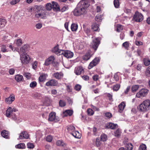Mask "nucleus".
I'll return each mask as SVG.
<instances>
[{"mask_svg":"<svg viewBox=\"0 0 150 150\" xmlns=\"http://www.w3.org/2000/svg\"><path fill=\"white\" fill-rule=\"evenodd\" d=\"M90 5L88 0H81L74 11V15L79 16L85 14Z\"/></svg>","mask_w":150,"mask_h":150,"instance_id":"obj_1","label":"nucleus"},{"mask_svg":"<svg viewBox=\"0 0 150 150\" xmlns=\"http://www.w3.org/2000/svg\"><path fill=\"white\" fill-rule=\"evenodd\" d=\"M36 13L35 16L37 18H46L45 11L44 10V7L41 6L36 5L35 6Z\"/></svg>","mask_w":150,"mask_h":150,"instance_id":"obj_2","label":"nucleus"},{"mask_svg":"<svg viewBox=\"0 0 150 150\" xmlns=\"http://www.w3.org/2000/svg\"><path fill=\"white\" fill-rule=\"evenodd\" d=\"M140 110L142 112L146 111L150 109V100H146L143 101L139 106Z\"/></svg>","mask_w":150,"mask_h":150,"instance_id":"obj_3","label":"nucleus"},{"mask_svg":"<svg viewBox=\"0 0 150 150\" xmlns=\"http://www.w3.org/2000/svg\"><path fill=\"white\" fill-rule=\"evenodd\" d=\"M21 62L24 64H27L29 62L30 58L26 53L22 54L20 56Z\"/></svg>","mask_w":150,"mask_h":150,"instance_id":"obj_4","label":"nucleus"},{"mask_svg":"<svg viewBox=\"0 0 150 150\" xmlns=\"http://www.w3.org/2000/svg\"><path fill=\"white\" fill-rule=\"evenodd\" d=\"M100 43V41L98 38H96L93 40L91 44V47L96 51Z\"/></svg>","mask_w":150,"mask_h":150,"instance_id":"obj_5","label":"nucleus"},{"mask_svg":"<svg viewBox=\"0 0 150 150\" xmlns=\"http://www.w3.org/2000/svg\"><path fill=\"white\" fill-rule=\"evenodd\" d=\"M134 21L136 22H140L143 19V15L138 11H136L133 17Z\"/></svg>","mask_w":150,"mask_h":150,"instance_id":"obj_6","label":"nucleus"},{"mask_svg":"<svg viewBox=\"0 0 150 150\" xmlns=\"http://www.w3.org/2000/svg\"><path fill=\"white\" fill-rule=\"evenodd\" d=\"M148 90L144 88L140 90L136 94V97L138 98H141L146 96L148 93Z\"/></svg>","mask_w":150,"mask_h":150,"instance_id":"obj_7","label":"nucleus"},{"mask_svg":"<svg viewBox=\"0 0 150 150\" xmlns=\"http://www.w3.org/2000/svg\"><path fill=\"white\" fill-rule=\"evenodd\" d=\"M55 58L54 56L51 55L45 59L44 64L46 66H48L51 64L55 63Z\"/></svg>","mask_w":150,"mask_h":150,"instance_id":"obj_8","label":"nucleus"},{"mask_svg":"<svg viewBox=\"0 0 150 150\" xmlns=\"http://www.w3.org/2000/svg\"><path fill=\"white\" fill-rule=\"evenodd\" d=\"M100 60V58L98 57L94 58L89 64L88 69H91L93 67L96 66L99 63Z\"/></svg>","mask_w":150,"mask_h":150,"instance_id":"obj_9","label":"nucleus"},{"mask_svg":"<svg viewBox=\"0 0 150 150\" xmlns=\"http://www.w3.org/2000/svg\"><path fill=\"white\" fill-rule=\"evenodd\" d=\"M61 52V54H63L65 57L67 58H71L74 55L73 52L69 50H62Z\"/></svg>","mask_w":150,"mask_h":150,"instance_id":"obj_10","label":"nucleus"},{"mask_svg":"<svg viewBox=\"0 0 150 150\" xmlns=\"http://www.w3.org/2000/svg\"><path fill=\"white\" fill-rule=\"evenodd\" d=\"M29 137V135L27 132L26 131H23L20 134L19 138L18 139V140L24 139H28Z\"/></svg>","mask_w":150,"mask_h":150,"instance_id":"obj_11","label":"nucleus"},{"mask_svg":"<svg viewBox=\"0 0 150 150\" xmlns=\"http://www.w3.org/2000/svg\"><path fill=\"white\" fill-rule=\"evenodd\" d=\"M58 82L54 79H51L46 83L45 85L47 86H55L57 85Z\"/></svg>","mask_w":150,"mask_h":150,"instance_id":"obj_12","label":"nucleus"},{"mask_svg":"<svg viewBox=\"0 0 150 150\" xmlns=\"http://www.w3.org/2000/svg\"><path fill=\"white\" fill-rule=\"evenodd\" d=\"M83 72L84 70L81 66L77 67L75 69L74 72L77 75H79Z\"/></svg>","mask_w":150,"mask_h":150,"instance_id":"obj_13","label":"nucleus"},{"mask_svg":"<svg viewBox=\"0 0 150 150\" xmlns=\"http://www.w3.org/2000/svg\"><path fill=\"white\" fill-rule=\"evenodd\" d=\"M29 48V45H28L26 44L21 47L20 50L18 51V52L20 54H21L22 52L23 53V54L25 53V52L28 50Z\"/></svg>","mask_w":150,"mask_h":150,"instance_id":"obj_14","label":"nucleus"},{"mask_svg":"<svg viewBox=\"0 0 150 150\" xmlns=\"http://www.w3.org/2000/svg\"><path fill=\"white\" fill-rule=\"evenodd\" d=\"M15 99V96L14 95H11L10 96L5 99V102L7 104H11Z\"/></svg>","mask_w":150,"mask_h":150,"instance_id":"obj_15","label":"nucleus"},{"mask_svg":"<svg viewBox=\"0 0 150 150\" xmlns=\"http://www.w3.org/2000/svg\"><path fill=\"white\" fill-rule=\"evenodd\" d=\"M56 113L54 112H51L49 115L48 120L50 121H56Z\"/></svg>","mask_w":150,"mask_h":150,"instance_id":"obj_16","label":"nucleus"},{"mask_svg":"<svg viewBox=\"0 0 150 150\" xmlns=\"http://www.w3.org/2000/svg\"><path fill=\"white\" fill-rule=\"evenodd\" d=\"M117 126V124H114L110 122L107 123L105 125V127L106 128H110L112 129H115Z\"/></svg>","mask_w":150,"mask_h":150,"instance_id":"obj_17","label":"nucleus"},{"mask_svg":"<svg viewBox=\"0 0 150 150\" xmlns=\"http://www.w3.org/2000/svg\"><path fill=\"white\" fill-rule=\"evenodd\" d=\"M52 75L56 79L59 80L63 77V74L62 72H57L53 74Z\"/></svg>","mask_w":150,"mask_h":150,"instance_id":"obj_18","label":"nucleus"},{"mask_svg":"<svg viewBox=\"0 0 150 150\" xmlns=\"http://www.w3.org/2000/svg\"><path fill=\"white\" fill-rule=\"evenodd\" d=\"M61 51H62V50L59 49L58 45L56 46L52 49V52L58 55H61Z\"/></svg>","mask_w":150,"mask_h":150,"instance_id":"obj_19","label":"nucleus"},{"mask_svg":"<svg viewBox=\"0 0 150 150\" xmlns=\"http://www.w3.org/2000/svg\"><path fill=\"white\" fill-rule=\"evenodd\" d=\"M52 8L54 10L57 11H60L59 6L58 4L54 1L52 2Z\"/></svg>","mask_w":150,"mask_h":150,"instance_id":"obj_20","label":"nucleus"},{"mask_svg":"<svg viewBox=\"0 0 150 150\" xmlns=\"http://www.w3.org/2000/svg\"><path fill=\"white\" fill-rule=\"evenodd\" d=\"M125 102L123 101L120 103L118 106V111L119 112L121 113L124 110L125 107Z\"/></svg>","mask_w":150,"mask_h":150,"instance_id":"obj_21","label":"nucleus"},{"mask_svg":"<svg viewBox=\"0 0 150 150\" xmlns=\"http://www.w3.org/2000/svg\"><path fill=\"white\" fill-rule=\"evenodd\" d=\"M47 76L48 75L47 74H42L39 78V81L42 82L45 81Z\"/></svg>","mask_w":150,"mask_h":150,"instance_id":"obj_22","label":"nucleus"},{"mask_svg":"<svg viewBox=\"0 0 150 150\" xmlns=\"http://www.w3.org/2000/svg\"><path fill=\"white\" fill-rule=\"evenodd\" d=\"M13 108L10 107L6 110V115L8 117H10L12 115L13 113Z\"/></svg>","mask_w":150,"mask_h":150,"instance_id":"obj_23","label":"nucleus"},{"mask_svg":"<svg viewBox=\"0 0 150 150\" xmlns=\"http://www.w3.org/2000/svg\"><path fill=\"white\" fill-rule=\"evenodd\" d=\"M91 55L89 52H86L85 54L83 56V59L85 61H87L91 57Z\"/></svg>","mask_w":150,"mask_h":150,"instance_id":"obj_24","label":"nucleus"},{"mask_svg":"<svg viewBox=\"0 0 150 150\" xmlns=\"http://www.w3.org/2000/svg\"><path fill=\"white\" fill-rule=\"evenodd\" d=\"M56 144L57 146L65 147L66 146V143L63 141L61 140H58L56 142Z\"/></svg>","mask_w":150,"mask_h":150,"instance_id":"obj_25","label":"nucleus"},{"mask_svg":"<svg viewBox=\"0 0 150 150\" xmlns=\"http://www.w3.org/2000/svg\"><path fill=\"white\" fill-rule=\"evenodd\" d=\"M2 136L6 138H8L9 137V133L8 131L4 130L1 132Z\"/></svg>","mask_w":150,"mask_h":150,"instance_id":"obj_26","label":"nucleus"},{"mask_svg":"<svg viewBox=\"0 0 150 150\" xmlns=\"http://www.w3.org/2000/svg\"><path fill=\"white\" fill-rule=\"evenodd\" d=\"M15 80L17 82H19L21 81H22L23 80V76L21 75L17 74L15 76Z\"/></svg>","mask_w":150,"mask_h":150,"instance_id":"obj_27","label":"nucleus"},{"mask_svg":"<svg viewBox=\"0 0 150 150\" xmlns=\"http://www.w3.org/2000/svg\"><path fill=\"white\" fill-rule=\"evenodd\" d=\"M71 134L76 138H79L81 137L80 133L78 131H75L71 133Z\"/></svg>","mask_w":150,"mask_h":150,"instance_id":"obj_28","label":"nucleus"},{"mask_svg":"<svg viewBox=\"0 0 150 150\" xmlns=\"http://www.w3.org/2000/svg\"><path fill=\"white\" fill-rule=\"evenodd\" d=\"M78 27V25L76 23H72L71 25V29L72 31H76L77 30Z\"/></svg>","mask_w":150,"mask_h":150,"instance_id":"obj_29","label":"nucleus"},{"mask_svg":"<svg viewBox=\"0 0 150 150\" xmlns=\"http://www.w3.org/2000/svg\"><path fill=\"white\" fill-rule=\"evenodd\" d=\"M10 36L9 35L7 34L3 36L2 39L3 41H4L6 42H7L10 40Z\"/></svg>","mask_w":150,"mask_h":150,"instance_id":"obj_30","label":"nucleus"},{"mask_svg":"<svg viewBox=\"0 0 150 150\" xmlns=\"http://www.w3.org/2000/svg\"><path fill=\"white\" fill-rule=\"evenodd\" d=\"M75 129L74 127L72 125L69 126L67 128L68 132L71 134L75 131Z\"/></svg>","mask_w":150,"mask_h":150,"instance_id":"obj_31","label":"nucleus"},{"mask_svg":"<svg viewBox=\"0 0 150 150\" xmlns=\"http://www.w3.org/2000/svg\"><path fill=\"white\" fill-rule=\"evenodd\" d=\"M145 75L147 77H150V66L146 68L145 72Z\"/></svg>","mask_w":150,"mask_h":150,"instance_id":"obj_32","label":"nucleus"},{"mask_svg":"<svg viewBox=\"0 0 150 150\" xmlns=\"http://www.w3.org/2000/svg\"><path fill=\"white\" fill-rule=\"evenodd\" d=\"M98 24L96 23H93L92 25V29L94 31L98 30Z\"/></svg>","mask_w":150,"mask_h":150,"instance_id":"obj_33","label":"nucleus"},{"mask_svg":"<svg viewBox=\"0 0 150 150\" xmlns=\"http://www.w3.org/2000/svg\"><path fill=\"white\" fill-rule=\"evenodd\" d=\"M139 87V86L138 85H134L132 86L131 88L132 92H135L138 90Z\"/></svg>","mask_w":150,"mask_h":150,"instance_id":"obj_34","label":"nucleus"},{"mask_svg":"<svg viewBox=\"0 0 150 150\" xmlns=\"http://www.w3.org/2000/svg\"><path fill=\"white\" fill-rule=\"evenodd\" d=\"M121 133V130L118 129L114 132L115 136L117 137H119L120 136Z\"/></svg>","mask_w":150,"mask_h":150,"instance_id":"obj_35","label":"nucleus"},{"mask_svg":"<svg viewBox=\"0 0 150 150\" xmlns=\"http://www.w3.org/2000/svg\"><path fill=\"white\" fill-rule=\"evenodd\" d=\"M143 62L144 65L146 66H148L150 64V61L149 59H144Z\"/></svg>","mask_w":150,"mask_h":150,"instance_id":"obj_36","label":"nucleus"},{"mask_svg":"<svg viewBox=\"0 0 150 150\" xmlns=\"http://www.w3.org/2000/svg\"><path fill=\"white\" fill-rule=\"evenodd\" d=\"M16 147L19 149H23L25 148V146L24 143H20L16 145Z\"/></svg>","mask_w":150,"mask_h":150,"instance_id":"obj_37","label":"nucleus"},{"mask_svg":"<svg viewBox=\"0 0 150 150\" xmlns=\"http://www.w3.org/2000/svg\"><path fill=\"white\" fill-rule=\"evenodd\" d=\"M45 8L47 10L50 11L52 8V5L50 3H47L46 4Z\"/></svg>","mask_w":150,"mask_h":150,"instance_id":"obj_38","label":"nucleus"},{"mask_svg":"<svg viewBox=\"0 0 150 150\" xmlns=\"http://www.w3.org/2000/svg\"><path fill=\"white\" fill-rule=\"evenodd\" d=\"M113 3L114 6L116 8H119L120 4L119 0H114Z\"/></svg>","mask_w":150,"mask_h":150,"instance_id":"obj_39","label":"nucleus"},{"mask_svg":"<svg viewBox=\"0 0 150 150\" xmlns=\"http://www.w3.org/2000/svg\"><path fill=\"white\" fill-rule=\"evenodd\" d=\"M6 23L5 19L0 18V27H2L4 26Z\"/></svg>","mask_w":150,"mask_h":150,"instance_id":"obj_40","label":"nucleus"},{"mask_svg":"<svg viewBox=\"0 0 150 150\" xmlns=\"http://www.w3.org/2000/svg\"><path fill=\"white\" fill-rule=\"evenodd\" d=\"M59 106L61 107H64L66 105L65 102L62 100H60L59 102Z\"/></svg>","mask_w":150,"mask_h":150,"instance_id":"obj_41","label":"nucleus"},{"mask_svg":"<svg viewBox=\"0 0 150 150\" xmlns=\"http://www.w3.org/2000/svg\"><path fill=\"white\" fill-rule=\"evenodd\" d=\"M23 76L25 77L27 79H30L31 77V75L30 73L25 72L23 74Z\"/></svg>","mask_w":150,"mask_h":150,"instance_id":"obj_42","label":"nucleus"},{"mask_svg":"<svg viewBox=\"0 0 150 150\" xmlns=\"http://www.w3.org/2000/svg\"><path fill=\"white\" fill-rule=\"evenodd\" d=\"M120 87V85L119 84H117L113 86V90L114 91H117L119 90Z\"/></svg>","mask_w":150,"mask_h":150,"instance_id":"obj_43","label":"nucleus"},{"mask_svg":"<svg viewBox=\"0 0 150 150\" xmlns=\"http://www.w3.org/2000/svg\"><path fill=\"white\" fill-rule=\"evenodd\" d=\"M107 136L104 134H103L101 135L100 139L103 142L107 140Z\"/></svg>","mask_w":150,"mask_h":150,"instance_id":"obj_44","label":"nucleus"},{"mask_svg":"<svg viewBox=\"0 0 150 150\" xmlns=\"http://www.w3.org/2000/svg\"><path fill=\"white\" fill-rule=\"evenodd\" d=\"M32 67L35 70L36 69L38 66V62L36 61H34L32 63Z\"/></svg>","mask_w":150,"mask_h":150,"instance_id":"obj_45","label":"nucleus"},{"mask_svg":"<svg viewBox=\"0 0 150 150\" xmlns=\"http://www.w3.org/2000/svg\"><path fill=\"white\" fill-rule=\"evenodd\" d=\"M87 112L88 115L90 116L93 115L94 113V111L91 108L88 109H87Z\"/></svg>","mask_w":150,"mask_h":150,"instance_id":"obj_46","label":"nucleus"},{"mask_svg":"<svg viewBox=\"0 0 150 150\" xmlns=\"http://www.w3.org/2000/svg\"><path fill=\"white\" fill-rule=\"evenodd\" d=\"M122 46L125 49L127 50L129 46V42L127 41L124 42L122 44Z\"/></svg>","mask_w":150,"mask_h":150,"instance_id":"obj_47","label":"nucleus"},{"mask_svg":"<svg viewBox=\"0 0 150 150\" xmlns=\"http://www.w3.org/2000/svg\"><path fill=\"white\" fill-rule=\"evenodd\" d=\"M101 144V143L99 138H97L96 141V145L97 147L100 146Z\"/></svg>","mask_w":150,"mask_h":150,"instance_id":"obj_48","label":"nucleus"},{"mask_svg":"<svg viewBox=\"0 0 150 150\" xmlns=\"http://www.w3.org/2000/svg\"><path fill=\"white\" fill-rule=\"evenodd\" d=\"M123 29V26L121 25H117V30L118 32H120Z\"/></svg>","mask_w":150,"mask_h":150,"instance_id":"obj_49","label":"nucleus"},{"mask_svg":"<svg viewBox=\"0 0 150 150\" xmlns=\"http://www.w3.org/2000/svg\"><path fill=\"white\" fill-rule=\"evenodd\" d=\"M146 147L145 144H141L139 148V150H145L146 149Z\"/></svg>","mask_w":150,"mask_h":150,"instance_id":"obj_50","label":"nucleus"},{"mask_svg":"<svg viewBox=\"0 0 150 150\" xmlns=\"http://www.w3.org/2000/svg\"><path fill=\"white\" fill-rule=\"evenodd\" d=\"M73 112V111L70 110H66L65 111V113H67L69 116H71L72 115Z\"/></svg>","mask_w":150,"mask_h":150,"instance_id":"obj_51","label":"nucleus"},{"mask_svg":"<svg viewBox=\"0 0 150 150\" xmlns=\"http://www.w3.org/2000/svg\"><path fill=\"white\" fill-rule=\"evenodd\" d=\"M37 83L36 81H33L30 84V87L31 88H34L37 86Z\"/></svg>","mask_w":150,"mask_h":150,"instance_id":"obj_52","label":"nucleus"},{"mask_svg":"<svg viewBox=\"0 0 150 150\" xmlns=\"http://www.w3.org/2000/svg\"><path fill=\"white\" fill-rule=\"evenodd\" d=\"M83 28L84 30L87 35L89 34L90 32L89 28H87L84 25H83Z\"/></svg>","mask_w":150,"mask_h":150,"instance_id":"obj_53","label":"nucleus"},{"mask_svg":"<svg viewBox=\"0 0 150 150\" xmlns=\"http://www.w3.org/2000/svg\"><path fill=\"white\" fill-rule=\"evenodd\" d=\"M27 145V147L30 149H33L34 147V144L30 142L28 143Z\"/></svg>","mask_w":150,"mask_h":150,"instance_id":"obj_54","label":"nucleus"},{"mask_svg":"<svg viewBox=\"0 0 150 150\" xmlns=\"http://www.w3.org/2000/svg\"><path fill=\"white\" fill-rule=\"evenodd\" d=\"M22 43V40L20 39H19L16 40V44L18 46H19L21 45Z\"/></svg>","mask_w":150,"mask_h":150,"instance_id":"obj_55","label":"nucleus"},{"mask_svg":"<svg viewBox=\"0 0 150 150\" xmlns=\"http://www.w3.org/2000/svg\"><path fill=\"white\" fill-rule=\"evenodd\" d=\"M50 98L47 97H45L44 100V103L45 104H48L50 103Z\"/></svg>","mask_w":150,"mask_h":150,"instance_id":"obj_56","label":"nucleus"},{"mask_svg":"<svg viewBox=\"0 0 150 150\" xmlns=\"http://www.w3.org/2000/svg\"><path fill=\"white\" fill-rule=\"evenodd\" d=\"M81 86L79 84H76L75 86L74 89L76 91H79L81 88Z\"/></svg>","mask_w":150,"mask_h":150,"instance_id":"obj_57","label":"nucleus"},{"mask_svg":"<svg viewBox=\"0 0 150 150\" xmlns=\"http://www.w3.org/2000/svg\"><path fill=\"white\" fill-rule=\"evenodd\" d=\"M52 139V137L51 136L49 135L47 136L46 138V140L48 142H51Z\"/></svg>","mask_w":150,"mask_h":150,"instance_id":"obj_58","label":"nucleus"},{"mask_svg":"<svg viewBox=\"0 0 150 150\" xmlns=\"http://www.w3.org/2000/svg\"><path fill=\"white\" fill-rule=\"evenodd\" d=\"M1 51L3 52H7V50L6 48L5 45H3L1 46Z\"/></svg>","mask_w":150,"mask_h":150,"instance_id":"obj_59","label":"nucleus"},{"mask_svg":"<svg viewBox=\"0 0 150 150\" xmlns=\"http://www.w3.org/2000/svg\"><path fill=\"white\" fill-rule=\"evenodd\" d=\"M93 80L95 81H97L98 79V75H95L93 76Z\"/></svg>","mask_w":150,"mask_h":150,"instance_id":"obj_60","label":"nucleus"},{"mask_svg":"<svg viewBox=\"0 0 150 150\" xmlns=\"http://www.w3.org/2000/svg\"><path fill=\"white\" fill-rule=\"evenodd\" d=\"M133 148V146L131 144L130 145H128L127 146V150H132Z\"/></svg>","mask_w":150,"mask_h":150,"instance_id":"obj_61","label":"nucleus"},{"mask_svg":"<svg viewBox=\"0 0 150 150\" xmlns=\"http://www.w3.org/2000/svg\"><path fill=\"white\" fill-rule=\"evenodd\" d=\"M15 70L13 68L10 69L9 70V72L10 74L13 75L14 74Z\"/></svg>","mask_w":150,"mask_h":150,"instance_id":"obj_62","label":"nucleus"},{"mask_svg":"<svg viewBox=\"0 0 150 150\" xmlns=\"http://www.w3.org/2000/svg\"><path fill=\"white\" fill-rule=\"evenodd\" d=\"M67 90L68 92H71L72 91V88L71 86H67Z\"/></svg>","mask_w":150,"mask_h":150,"instance_id":"obj_63","label":"nucleus"},{"mask_svg":"<svg viewBox=\"0 0 150 150\" xmlns=\"http://www.w3.org/2000/svg\"><path fill=\"white\" fill-rule=\"evenodd\" d=\"M82 77L83 79L86 81L88 80L89 79V77L87 75H84Z\"/></svg>","mask_w":150,"mask_h":150,"instance_id":"obj_64","label":"nucleus"}]
</instances>
